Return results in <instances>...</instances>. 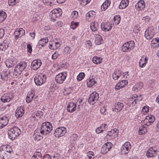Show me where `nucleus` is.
<instances>
[{
    "instance_id": "nucleus-1",
    "label": "nucleus",
    "mask_w": 159,
    "mask_h": 159,
    "mask_svg": "<svg viewBox=\"0 0 159 159\" xmlns=\"http://www.w3.org/2000/svg\"><path fill=\"white\" fill-rule=\"evenodd\" d=\"M52 129V125L50 123L48 122L43 123L41 125V128L35 131L34 140L35 141H39L42 139L43 135L49 134Z\"/></svg>"
},
{
    "instance_id": "nucleus-2",
    "label": "nucleus",
    "mask_w": 159,
    "mask_h": 159,
    "mask_svg": "<svg viewBox=\"0 0 159 159\" xmlns=\"http://www.w3.org/2000/svg\"><path fill=\"white\" fill-rule=\"evenodd\" d=\"M20 134V129L16 127L11 128L8 133L9 138L12 140L16 139Z\"/></svg>"
},
{
    "instance_id": "nucleus-3",
    "label": "nucleus",
    "mask_w": 159,
    "mask_h": 159,
    "mask_svg": "<svg viewBox=\"0 0 159 159\" xmlns=\"http://www.w3.org/2000/svg\"><path fill=\"white\" fill-rule=\"evenodd\" d=\"M27 63L26 62L21 61L17 64L15 67L13 74L15 76H19L26 68Z\"/></svg>"
},
{
    "instance_id": "nucleus-4",
    "label": "nucleus",
    "mask_w": 159,
    "mask_h": 159,
    "mask_svg": "<svg viewBox=\"0 0 159 159\" xmlns=\"http://www.w3.org/2000/svg\"><path fill=\"white\" fill-rule=\"evenodd\" d=\"M46 76L45 75L42 74H40L35 76L34 78V81L37 85H41L46 82Z\"/></svg>"
},
{
    "instance_id": "nucleus-5",
    "label": "nucleus",
    "mask_w": 159,
    "mask_h": 159,
    "mask_svg": "<svg viewBox=\"0 0 159 159\" xmlns=\"http://www.w3.org/2000/svg\"><path fill=\"white\" fill-rule=\"evenodd\" d=\"M135 44L133 41H130L124 43L121 47L122 51L123 52H128L134 49Z\"/></svg>"
},
{
    "instance_id": "nucleus-6",
    "label": "nucleus",
    "mask_w": 159,
    "mask_h": 159,
    "mask_svg": "<svg viewBox=\"0 0 159 159\" xmlns=\"http://www.w3.org/2000/svg\"><path fill=\"white\" fill-rule=\"evenodd\" d=\"M67 75V73L66 71L60 73L56 75L55 80L57 83L61 84L65 81Z\"/></svg>"
},
{
    "instance_id": "nucleus-7",
    "label": "nucleus",
    "mask_w": 159,
    "mask_h": 159,
    "mask_svg": "<svg viewBox=\"0 0 159 159\" xmlns=\"http://www.w3.org/2000/svg\"><path fill=\"white\" fill-rule=\"evenodd\" d=\"M143 98L141 95L138 96L136 94H133L128 99V104L132 106H134L137 103V101H140Z\"/></svg>"
},
{
    "instance_id": "nucleus-8",
    "label": "nucleus",
    "mask_w": 159,
    "mask_h": 159,
    "mask_svg": "<svg viewBox=\"0 0 159 159\" xmlns=\"http://www.w3.org/2000/svg\"><path fill=\"white\" fill-rule=\"evenodd\" d=\"M155 118L153 115H149L146 116L145 119L142 120V123L147 126L151 125L155 121Z\"/></svg>"
},
{
    "instance_id": "nucleus-9",
    "label": "nucleus",
    "mask_w": 159,
    "mask_h": 159,
    "mask_svg": "<svg viewBox=\"0 0 159 159\" xmlns=\"http://www.w3.org/2000/svg\"><path fill=\"white\" fill-rule=\"evenodd\" d=\"M66 129L64 127H59L55 130L54 134L56 137H60L64 135L66 132Z\"/></svg>"
},
{
    "instance_id": "nucleus-10",
    "label": "nucleus",
    "mask_w": 159,
    "mask_h": 159,
    "mask_svg": "<svg viewBox=\"0 0 159 159\" xmlns=\"http://www.w3.org/2000/svg\"><path fill=\"white\" fill-rule=\"evenodd\" d=\"M119 131L117 129H114L109 132L106 136V138L108 140L113 139L117 137Z\"/></svg>"
},
{
    "instance_id": "nucleus-11",
    "label": "nucleus",
    "mask_w": 159,
    "mask_h": 159,
    "mask_svg": "<svg viewBox=\"0 0 159 159\" xmlns=\"http://www.w3.org/2000/svg\"><path fill=\"white\" fill-rule=\"evenodd\" d=\"M155 32L154 28L153 27H148L145 31V37L148 40L151 39L154 36Z\"/></svg>"
},
{
    "instance_id": "nucleus-12",
    "label": "nucleus",
    "mask_w": 159,
    "mask_h": 159,
    "mask_svg": "<svg viewBox=\"0 0 159 159\" xmlns=\"http://www.w3.org/2000/svg\"><path fill=\"white\" fill-rule=\"evenodd\" d=\"M99 98L98 94L96 92H94L90 94L88 100L90 104L93 105L97 102Z\"/></svg>"
},
{
    "instance_id": "nucleus-13",
    "label": "nucleus",
    "mask_w": 159,
    "mask_h": 159,
    "mask_svg": "<svg viewBox=\"0 0 159 159\" xmlns=\"http://www.w3.org/2000/svg\"><path fill=\"white\" fill-rule=\"evenodd\" d=\"M43 115V113L42 111H38L32 113L30 118L32 121L35 122L41 118Z\"/></svg>"
},
{
    "instance_id": "nucleus-14",
    "label": "nucleus",
    "mask_w": 159,
    "mask_h": 159,
    "mask_svg": "<svg viewBox=\"0 0 159 159\" xmlns=\"http://www.w3.org/2000/svg\"><path fill=\"white\" fill-rule=\"evenodd\" d=\"M82 100H80L79 101V104H78V102L76 103V104L73 102H70L67 107V111L70 113L73 112L75 110L76 108L77 107V105L79 107L80 104Z\"/></svg>"
},
{
    "instance_id": "nucleus-15",
    "label": "nucleus",
    "mask_w": 159,
    "mask_h": 159,
    "mask_svg": "<svg viewBox=\"0 0 159 159\" xmlns=\"http://www.w3.org/2000/svg\"><path fill=\"white\" fill-rule=\"evenodd\" d=\"M131 148V145L130 142H125L121 148L122 154H125L128 153L130 151Z\"/></svg>"
},
{
    "instance_id": "nucleus-16",
    "label": "nucleus",
    "mask_w": 159,
    "mask_h": 159,
    "mask_svg": "<svg viewBox=\"0 0 159 159\" xmlns=\"http://www.w3.org/2000/svg\"><path fill=\"white\" fill-rule=\"evenodd\" d=\"M62 13V11H51L49 14L51 20L54 21L56 18L61 16Z\"/></svg>"
},
{
    "instance_id": "nucleus-17",
    "label": "nucleus",
    "mask_w": 159,
    "mask_h": 159,
    "mask_svg": "<svg viewBox=\"0 0 159 159\" xmlns=\"http://www.w3.org/2000/svg\"><path fill=\"white\" fill-rule=\"evenodd\" d=\"M112 147V143L110 142H107L104 144L101 149V152L103 154L107 153Z\"/></svg>"
},
{
    "instance_id": "nucleus-18",
    "label": "nucleus",
    "mask_w": 159,
    "mask_h": 159,
    "mask_svg": "<svg viewBox=\"0 0 159 159\" xmlns=\"http://www.w3.org/2000/svg\"><path fill=\"white\" fill-rule=\"evenodd\" d=\"M42 64V61L40 59L34 60L31 62V68L33 70H36L40 68Z\"/></svg>"
},
{
    "instance_id": "nucleus-19",
    "label": "nucleus",
    "mask_w": 159,
    "mask_h": 159,
    "mask_svg": "<svg viewBox=\"0 0 159 159\" xmlns=\"http://www.w3.org/2000/svg\"><path fill=\"white\" fill-rule=\"evenodd\" d=\"M7 151L8 154H11L12 152V149L11 146L9 145H3L0 148V153L1 154L5 153L4 152Z\"/></svg>"
},
{
    "instance_id": "nucleus-20",
    "label": "nucleus",
    "mask_w": 159,
    "mask_h": 159,
    "mask_svg": "<svg viewBox=\"0 0 159 159\" xmlns=\"http://www.w3.org/2000/svg\"><path fill=\"white\" fill-rule=\"evenodd\" d=\"M112 27V25L109 22H102L101 24L102 30L105 31H108L110 30Z\"/></svg>"
},
{
    "instance_id": "nucleus-21",
    "label": "nucleus",
    "mask_w": 159,
    "mask_h": 159,
    "mask_svg": "<svg viewBox=\"0 0 159 159\" xmlns=\"http://www.w3.org/2000/svg\"><path fill=\"white\" fill-rule=\"evenodd\" d=\"M60 45V42L57 40H53L49 42V48L51 49H56L58 48Z\"/></svg>"
},
{
    "instance_id": "nucleus-22",
    "label": "nucleus",
    "mask_w": 159,
    "mask_h": 159,
    "mask_svg": "<svg viewBox=\"0 0 159 159\" xmlns=\"http://www.w3.org/2000/svg\"><path fill=\"white\" fill-rule=\"evenodd\" d=\"M158 151L155 147L150 148L147 151L146 153V156L148 157H153L154 155L157 153Z\"/></svg>"
},
{
    "instance_id": "nucleus-23",
    "label": "nucleus",
    "mask_w": 159,
    "mask_h": 159,
    "mask_svg": "<svg viewBox=\"0 0 159 159\" xmlns=\"http://www.w3.org/2000/svg\"><path fill=\"white\" fill-rule=\"evenodd\" d=\"M25 30L22 28L16 29L14 33V35L16 39L21 37L25 34Z\"/></svg>"
},
{
    "instance_id": "nucleus-24",
    "label": "nucleus",
    "mask_w": 159,
    "mask_h": 159,
    "mask_svg": "<svg viewBox=\"0 0 159 159\" xmlns=\"http://www.w3.org/2000/svg\"><path fill=\"white\" fill-rule=\"evenodd\" d=\"M124 105L123 103L117 102L115 103L113 107L112 108L113 111L116 112H119L124 107Z\"/></svg>"
},
{
    "instance_id": "nucleus-25",
    "label": "nucleus",
    "mask_w": 159,
    "mask_h": 159,
    "mask_svg": "<svg viewBox=\"0 0 159 159\" xmlns=\"http://www.w3.org/2000/svg\"><path fill=\"white\" fill-rule=\"evenodd\" d=\"M12 98V95L9 93L4 94L1 97V100L3 102H9Z\"/></svg>"
},
{
    "instance_id": "nucleus-26",
    "label": "nucleus",
    "mask_w": 159,
    "mask_h": 159,
    "mask_svg": "<svg viewBox=\"0 0 159 159\" xmlns=\"http://www.w3.org/2000/svg\"><path fill=\"white\" fill-rule=\"evenodd\" d=\"M10 71H2L0 74L1 79L4 81H7L10 77Z\"/></svg>"
},
{
    "instance_id": "nucleus-27",
    "label": "nucleus",
    "mask_w": 159,
    "mask_h": 159,
    "mask_svg": "<svg viewBox=\"0 0 159 159\" xmlns=\"http://www.w3.org/2000/svg\"><path fill=\"white\" fill-rule=\"evenodd\" d=\"M8 118L4 116L0 118V129L6 126L8 124Z\"/></svg>"
},
{
    "instance_id": "nucleus-28",
    "label": "nucleus",
    "mask_w": 159,
    "mask_h": 159,
    "mask_svg": "<svg viewBox=\"0 0 159 159\" xmlns=\"http://www.w3.org/2000/svg\"><path fill=\"white\" fill-rule=\"evenodd\" d=\"M96 16V12L94 11H89L86 15V19L89 21H91Z\"/></svg>"
},
{
    "instance_id": "nucleus-29",
    "label": "nucleus",
    "mask_w": 159,
    "mask_h": 159,
    "mask_svg": "<svg viewBox=\"0 0 159 159\" xmlns=\"http://www.w3.org/2000/svg\"><path fill=\"white\" fill-rule=\"evenodd\" d=\"M34 95L35 93L33 90H31L29 91L26 96V102L27 103H29L31 102L34 98Z\"/></svg>"
},
{
    "instance_id": "nucleus-30",
    "label": "nucleus",
    "mask_w": 159,
    "mask_h": 159,
    "mask_svg": "<svg viewBox=\"0 0 159 159\" xmlns=\"http://www.w3.org/2000/svg\"><path fill=\"white\" fill-rule=\"evenodd\" d=\"M148 59L145 56H143L139 61V66L140 67H144L148 62Z\"/></svg>"
},
{
    "instance_id": "nucleus-31",
    "label": "nucleus",
    "mask_w": 159,
    "mask_h": 159,
    "mask_svg": "<svg viewBox=\"0 0 159 159\" xmlns=\"http://www.w3.org/2000/svg\"><path fill=\"white\" fill-rule=\"evenodd\" d=\"M16 63V61L15 59H7L5 61L6 66L8 68L13 67Z\"/></svg>"
},
{
    "instance_id": "nucleus-32",
    "label": "nucleus",
    "mask_w": 159,
    "mask_h": 159,
    "mask_svg": "<svg viewBox=\"0 0 159 159\" xmlns=\"http://www.w3.org/2000/svg\"><path fill=\"white\" fill-rule=\"evenodd\" d=\"M128 84V81L126 80H122L120 81L116 85L115 89L118 90Z\"/></svg>"
},
{
    "instance_id": "nucleus-33",
    "label": "nucleus",
    "mask_w": 159,
    "mask_h": 159,
    "mask_svg": "<svg viewBox=\"0 0 159 159\" xmlns=\"http://www.w3.org/2000/svg\"><path fill=\"white\" fill-rule=\"evenodd\" d=\"M9 43L7 40H5L0 43V50L4 51L8 47Z\"/></svg>"
},
{
    "instance_id": "nucleus-34",
    "label": "nucleus",
    "mask_w": 159,
    "mask_h": 159,
    "mask_svg": "<svg viewBox=\"0 0 159 159\" xmlns=\"http://www.w3.org/2000/svg\"><path fill=\"white\" fill-rule=\"evenodd\" d=\"M24 108L20 107H18L16 111V117H20L22 116L24 113Z\"/></svg>"
},
{
    "instance_id": "nucleus-35",
    "label": "nucleus",
    "mask_w": 159,
    "mask_h": 159,
    "mask_svg": "<svg viewBox=\"0 0 159 159\" xmlns=\"http://www.w3.org/2000/svg\"><path fill=\"white\" fill-rule=\"evenodd\" d=\"M48 42V39L47 38H44L41 39L39 40L37 45V46L39 48H41L44 46L46 43Z\"/></svg>"
},
{
    "instance_id": "nucleus-36",
    "label": "nucleus",
    "mask_w": 159,
    "mask_h": 159,
    "mask_svg": "<svg viewBox=\"0 0 159 159\" xmlns=\"http://www.w3.org/2000/svg\"><path fill=\"white\" fill-rule=\"evenodd\" d=\"M86 83L88 87H91L96 83V81L93 77H90L87 80Z\"/></svg>"
},
{
    "instance_id": "nucleus-37",
    "label": "nucleus",
    "mask_w": 159,
    "mask_h": 159,
    "mask_svg": "<svg viewBox=\"0 0 159 159\" xmlns=\"http://www.w3.org/2000/svg\"><path fill=\"white\" fill-rule=\"evenodd\" d=\"M122 76L121 72L118 70H115L112 75L113 79L115 80H117L120 77Z\"/></svg>"
},
{
    "instance_id": "nucleus-38",
    "label": "nucleus",
    "mask_w": 159,
    "mask_h": 159,
    "mask_svg": "<svg viewBox=\"0 0 159 159\" xmlns=\"http://www.w3.org/2000/svg\"><path fill=\"white\" fill-rule=\"evenodd\" d=\"M98 23L96 22H92L90 24V27L91 30L93 31H97L99 28Z\"/></svg>"
},
{
    "instance_id": "nucleus-39",
    "label": "nucleus",
    "mask_w": 159,
    "mask_h": 159,
    "mask_svg": "<svg viewBox=\"0 0 159 159\" xmlns=\"http://www.w3.org/2000/svg\"><path fill=\"white\" fill-rule=\"evenodd\" d=\"M129 4V0H122L119 6L120 9H123L127 7Z\"/></svg>"
},
{
    "instance_id": "nucleus-40",
    "label": "nucleus",
    "mask_w": 159,
    "mask_h": 159,
    "mask_svg": "<svg viewBox=\"0 0 159 159\" xmlns=\"http://www.w3.org/2000/svg\"><path fill=\"white\" fill-rule=\"evenodd\" d=\"M145 2L143 0L139 1L135 5L136 7H138L139 8V10H142L145 8Z\"/></svg>"
},
{
    "instance_id": "nucleus-41",
    "label": "nucleus",
    "mask_w": 159,
    "mask_h": 159,
    "mask_svg": "<svg viewBox=\"0 0 159 159\" xmlns=\"http://www.w3.org/2000/svg\"><path fill=\"white\" fill-rule=\"evenodd\" d=\"M111 3V2L108 0H106L101 6L102 10H106L108 7L110 6Z\"/></svg>"
},
{
    "instance_id": "nucleus-42",
    "label": "nucleus",
    "mask_w": 159,
    "mask_h": 159,
    "mask_svg": "<svg viewBox=\"0 0 159 159\" xmlns=\"http://www.w3.org/2000/svg\"><path fill=\"white\" fill-rule=\"evenodd\" d=\"M95 42L97 45H100L102 43V36L99 34H96Z\"/></svg>"
},
{
    "instance_id": "nucleus-43",
    "label": "nucleus",
    "mask_w": 159,
    "mask_h": 159,
    "mask_svg": "<svg viewBox=\"0 0 159 159\" xmlns=\"http://www.w3.org/2000/svg\"><path fill=\"white\" fill-rule=\"evenodd\" d=\"M7 17L6 13L3 11H0V22L3 21Z\"/></svg>"
},
{
    "instance_id": "nucleus-44",
    "label": "nucleus",
    "mask_w": 159,
    "mask_h": 159,
    "mask_svg": "<svg viewBox=\"0 0 159 159\" xmlns=\"http://www.w3.org/2000/svg\"><path fill=\"white\" fill-rule=\"evenodd\" d=\"M147 132V128L146 126L142 125L140 127L139 133V134L141 135L145 134Z\"/></svg>"
},
{
    "instance_id": "nucleus-45",
    "label": "nucleus",
    "mask_w": 159,
    "mask_h": 159,
    "mask_svg": "<svg viewBox=\"0 0 159 159\" xmlns=\"http://www.w3.org/2000/svg\"><path fill=\"white\" fill-rule=\"evenodd\" d=\"M31 159H42L41 153L39 152H35L32 157Z\"/></svg>"
},
{
    "instance_id": "nucleus-46",
    "label": "nucleus",
    "mask_w": 159,
    "mask_h": 159,
    "mask_svg": "<svg viewBox=\"0 0 159 159\" xmlns=\"http://www.w3.org/2000/svg\"><path fill=\"white\" fill-rule=\"evenodd\" d=\"M93 62L95 64H99L102 62V58L95 56L92 59Z\"/></svg>"
},
{
    "instance_id": "nucleus-47",
    "label": "nucleus",
    "mask_w": 159,
    "mask_h": 159,
    "mask_svg": "<svg viewBox=\"0 0 159 159\" xmlns=\"http://www.w3.org/2000/svg\"><path fill=\"white\" fill-rule=\"evenodd\" d=\"M142 83H138L136 84L132 88L133 90H134L136 91L140 90L142 88Z\"/></svg>"
},
{
    "instance_id": "nucleus-48",
    "label": "nucleus",
    "mask_w": 159,
    "mask_h": 159,
    "mask_svg": "<svg viewBox=\"0 0 159 159\" xmlns=\"http://www.w3.org/2000/svg\"><path fill=\"white\" fill-rule=\"evenodd\" d=\"M120 17L119 15H116L114 16L113 21L116 25H118L120 22Z\"/></svg>"
},
{
    "instance_id": "nucleus-49",
    "label": "nucleus",
    "mask_w": 159,
    "mask_h": 159,
    "mask_svg": "<svg viewBox=\"0 0 159 159\" xmlns=\"http://www.w3.org/2000/svg\"><path fill=\"white\" fill-rule=\"evenodd\" d=\"M4 152L5 153H3L4 154L2 155L0 153V157L2 159H8V158L11 156V154H8L7 151Z\"/></svg>"
},
{
    "instance_id": "nucleus-50",
    "label": "nucleus",
    "mask_w": 159,
    "mask_h": 159,
    "mask_svg": "<svg viewBox=\"0 0 159 159\" xmlns=\"http://www.w3.org/2000/svg\"><path fill=\"white\" fill-rule=\"evenodd\" d=\"M149 107L147 105L144 106L141 111L143 115H146L149 112Z\"/></svg>"
},
{
    "instance_id": "nucleus-51",
    "label": "nucleus",
    "mask_w": 159,
    "mask_h": 159,
    "mask_svg": "<svg viewBox=\"0 0 159 159\" xmlns=\"http://www.w3.org/2000/svg\"><path fill=\"white\" fill-rule=\"evenodd\" d=\"M85 76V74L83 72L80 73L77 77V80L79 81L82 80Z\"/></svg>"
},
{
    "instance_id": "nucleus-52",
    "label": "nucleus",
    "mask_w": 159,
    "mask_h": 159,
    "mask_svg": "<svg viewBox=\"0 0 159 159\" xmlns=\"http://www.w3.org/2000/svg\"><path fill=\"white\" fill-rule=\"evenodd\" d=\"M152 44H155V47H158L159 45V39L155 38L152 40L151 41Z\"/></svg>"
},
{
    "instance_id": "nucleus-53",
    "label": "nucleus",
    "mask_w": 159,
    "mask_h": 159,
    "mask_svg": "<svg viewBox=\"0 0 159 159\" xmlns=\"http://www.w3.org/2000/svg\"><path fill=\"white\" fill-rule=\"evenodd\" d=\"M79 25V23L78 22H75L72 21L71 22L70 28L72 29H75Z\"/></svg>"
},
{
    "instance_id": "nucleus-54",
    "label": "nucleus",
    "mask_w": 159,
    "mask_h": 159,
    "mask_svg": "<svg viewBox=\"0 0 159 159\" xmlns=\"http://www.w3.org/2000/svg\"><path fill=\"white\" fill-rule=\"evenodd\" d=\"M72 89L70 87L66 88L64 92V94L65 95H68L72 92Z\"/></svg>"
},
{
    "instance_id": "nucleus-55",
    "label": "nucleus",
    "mask_w": 159,
    "mask_h": 159,
    "mask_svg": "<svg viewBox=\"0 0 159 159\" xmlns=\"http://www.w3.org/2000/svg\"><path fill=\"white\" fill-rule=\"evenodd\" d=\"M100 126L101 128L102 132L104 131H106L108 128V126L106 124H102Z\"/></svg>"
},
{
    "instance_id": "nucleus-56",
    "label": "nucleus",
    "mask_w": 159,
    "mask_h": 159,
    "mask_svg": "<svg viewBox=\"0 0 159 159\" xmlns=\"http://www.w3.org/2000/svg\"><path fill=\"white\" fill-rule=\"evenodd\" d=\"M91 0H79L80 4L84 6L90 2Z\"/></svg>"
},
{
    "instance_id": "nucleus-57",
    "label": "nucleus",
    "mask_w": 159,
    "mask_h": 159,
    "mask_svg": "<svg viewBox=\"0 0 159 159\" xmlns=\"http://www.w3.org/2000/svg\"><path fill=\"white\" fill-rule=\"evenodd\" d=\"M94 153L91 151H89L87 153V156L89 157V159H92L94 158Z\"/></svg>"
},
{
    "instance_id": "nucleus-58",
    "label": "nucleus",
    "mask_w": 159,
    "mask_h": 159,
    "mask_svg": "<svg viewBox=\"0 0 159 159\" xmlns=\"http://www.w3.org/2000/svg\"><path fill=\"white\" fill-rule=\"evenodd\" d=\"M72 18L74 19H76L78 16V13L76 11H73L71 13Z\"/></svg>"
},
{
    "instance_id": "nucleus-59",
    "label": "nucleus",
    "mask_w": 159,
    "mask_h": 159,
    "mask_svg": "<svg viewBox=\"0 0 159 159\" xmlns=\"http://www.w3.org/2000/svg\"><path fill=\"white\" fill-rule=\"evenodd\" d=\"M59 55V53L58 52L56 51L52 56V60H55L58 57Z\"/></svg>"
},
{
    "instance_id": "nucleus-60",
    "label": "nucleus",
    "mask_w": 159,
    "mask_h": 159,
    "mask_svg": "<svg viewBox=\"0 0 159 159\" xmlns=\"http://www.w3.org/2000/svg\"><path fill=\"white\" fill-rule=\"evenodd\" d=\"M17 2V0H8V3L9 6H13L16 4Z\"/></svg>"
},
{
    "instance_id": "nucleus-61",
    "label": "nucleus",
    "mask_w": 159,
    "mask_h": 159,
    "mask_svg": "<svg viewBox=\"0 0 159 159\" xmlns=\"http://www.w3.org/2000/svg\"><path fill=\"white\" fill-rule=\"evenodd\" d=\"M100 112L101 114L103 115H106L107 113V112L106 111V109L104 107H102L100 109Z\"/></svg>"
},
{
    "instance_id": "nucleus-62",
    "label": "nucleus",
    "mask_w": 159,
    "mask_h": 159,
    "mask_svg": "<svg viewBox=\"0 0 159 159\" xmlns=\"http://www.w3.org/2000/svg\"><path fill=\"white\" fill-rule=\"evenodd\" d=\"M140 27L139 25H137L135 26L133 29V31L135 33H137L140 30Z\"/></svg>"
},
{
    "instance_id": "nucleus-63",
    "label": "nucleus",
    "mask_w": 159,
    "mask_h": 159,
    "mask_svg": "<svg viewBox=\"0 0 159 159\" xmlns=\"http://www.w3.org/2000/svg\"><path fill=\"white\" fill-rule=\"evenodd\" d=\"M64 51L66 54H69L70 52V47L68 46H66L64 49Z\"/></svg>"
},
{
    "instance_id": "nucleus-64",
    "label": "nucleus",
    "mask_w": 159,
    "mask_h": 159,
    "mask_svg": "<svg viewBox=\"0 0 159 159\" xmlns=\"http://www.w3.org/2000/svg\"><path fill=\"white\" fill-rule=\"evenodd\" d=\"M63 23L61 21H58L55 24L57 28H58L62 26Z\"/></svg>"
}]
</instances>
